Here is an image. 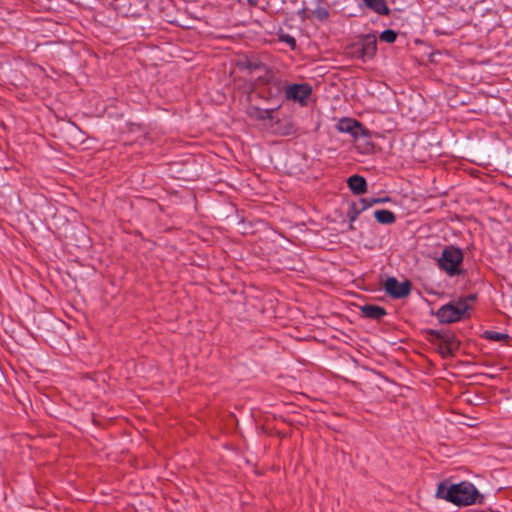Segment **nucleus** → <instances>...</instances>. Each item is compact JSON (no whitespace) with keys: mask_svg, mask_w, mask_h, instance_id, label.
Returning <instances> with one entry per match:
<instances>
[{"mask_svg":"<svg viewBox=\"0 0 512 512\" xmlns=\"http://www.w3.org/2000/svg\"><path fill=\"white\" fill-rule=\"evenodd\" d=\"M436 496L457 506L481 504L484 500V496L468 481L457 484L441 482L437 487Z\"/></svg>","mask_w":512,"mask_h":512,"instance_id":"obj_1","label":"nucleus"},{"mask_svg":"<svg viewBox=\"0 0 512 512\" xmlns=\"http://www.w3.org/2000/svg\"><path fill=\"white\" fill-rule=\"evenodd\" d=\"M475 300V296L460 298L454 302L443 305L436 312L437 319L441 323H454L465 317L467 311L471 308L470 302Z\"/></svg>","mask_w":512,"mask_h":512,"instance_id":"obj_2","label":"nucleus"},{"mask_svg":"<svg viewBox=\"0 0 512 512\" xmlns=\"http://www.w3.org/2000/svg\"><path fill=\"white\" fill-rule=\"evenodd\" d=\"M463 259L462 250L459 247L449 245L444 247L441 256L437 260V265L448 276H458L462 273L461 265Z\"/></svg>","mask_w":512,"mask_h":512,"instance_id":"obj_3","label":"nucleus"},{"mask_svg":"<svg viewBox=\"0 0 512 512\" xmlns=\"http://www.w3.org/2000/svg\"><path fill=\"white\" fill-rule=\"evenodd\" d=\"M433 343L443 357L452 356L459 348V342L451 332L431 331Z\"/></svg>","mask_w":512,"mask_h":512,"instance_id":"obj_4","label":"nucleus"},{"mask_svg":"<svg viewBox=\"0 0 512 512\" xmlns=\"http://www.w3.org/2000/svg\"><path fill=\"white\" fill-rule=\"evenodd\" d=\"M284 92L287 100L298 102L301 106H306L312 94V87L307 83L291 84L285 87Z\"/></svg>","mask_w":512,"mask_h":512,"instance_id":"obj_5","label":"nucleus"},{"mask_svg":"<svg viewBox=\"0 0 512 512\" xmlns=\"http://www.w3.org/2000/svg\"><path fill=\"white\" fill-rule=\"evenodd\" d=\"M384 287L386 292L396 299L405 298L411 292V283L408 280L399 282L394 277H389L385 281Z\"/></svg>","mask_w":512,"mask_h":512,"instance_id":"obj_6","label":"nucleus"},{"mask_svg":"<svg viewBox=\"0 0 512 512\" xmlns=\"http://www.w3.org/2000/svg\"><path fill=\"white\" fill-rule=\"evenodd\" d=\"M258 85H269L268 94L270 97H277L284 89V83L280 78H277L272 71L267 76H257L255 78L254 87Z\"/></svg>","mask_w":512,"mask_h":512,"instance_id":"obj_7","label":"nucleus"},{"mask_svg":"<svg viewBox=\"0 0 512 512\" xmlns=\"http://www.w3.org/2000/svg\"><path fill=\"white\" fill-rule=\"evenodd\" d=\"M238 68L246 70L248 75L253 78L255 73H259L258 76H269L271 71L265 64L255 58H245L237 62Z\"/></svg>","mask_w":512,"mask_h":512,"instance_id":"obj_8","label":"nucleus"},{"mask_svg":"<svg viewBox=\"0 0 512 512\" xmlns=\"http://www.w3.org/2000/svg\"><path fill=\"white\" fill-rule=\"evenodd\" d=\"M355 49L358 57L363 60L374 57L377 51L376 36L373 34L365 35L360 44L355 46Z\"/></svg>","mask_w":512,"mask_h":512,"instance_id":"obj_9","label":"nucleus"},{"mask_svg":"<svg viewBox=\"0 0 512 512\" xmlns=\"http://www.w3.org/2000/svg\"><path fill=\"white\" fill-rule=\"evenodd\" d=\"M337 129L343 133H349L353 137L367 135V129L357 120L351 118H342L337 124Z\"/></svg>","mask_w":512,"mask_h":512,"instance_id":"obj_10","label":"nucleus"},{"mask_svg":"<svg viewBox=\"0 0 512 512\" xmlns=\"http://www.w3.org/2000/svg\"><path fill=\"white\" fill-rule=\"evenodd\" d=\"M347 184L351 192L355 195H361L367 191V182L360 175H352L348 178Z\"/></svg>","mask_w":512,"mask_h":512,"instance_id":"obj_11","label":"nucleus"},{"mask_svg":"<svg viewBox=\"0 0 512 512\" xmlns=\"http://www.w3.org/2000/svg\"><path fill=\"white\" fill-rule=\"evenodd\" d=\"M273 112H274L273 109H262V108H259L256 106H251L247 110L248 116L251 119L257 120V121H266V120L272 121L274 119Z\"/></svg>","mask_w":512,"mask_h":512,"instance_id":"obj_12","label":"nucleus"},{"mask_svg":"<svg viewBox=\"0 0 512 512\" xmlns=\"http://www.w3.org/2000/svg\"><path fill=\"white\" fill-rule=\"evenodd\" d=\"M364 4L379 15L388 16L390 8L387 6V0H362Z\"/></svg>","mask_w":512,"mask_h":512,"instance_id":"obj_13","label":"nucleus"},{"mask_svg":"<svg viewBox=\"0 0 512 512\" xmlns=\"http://www.w3.org/2000/svg\"><path fill=\"white\" fill-rule=\"evenodd\" d=\"M361 310L363 315L370 319L379 320L386 315V310L377 305H365Z\"/></svg>","mask_w":512,"mask_h":512,"instance_id":"obj_14","label":"nucleus"},{"mask_svg":"<svg viewBox=\"0 0 512 512\" xmlns=\"http://www.w3.org/2000/svg\"><path fill=\"white\" fill-rule=\"evenodd\" d=\"M376 221L380 224L389 225L396 221V215L387 209H380L374 212Z\"/></svg>","mask_w":512,"mask_h":512,"instance_id":"obj_15","label":"nucleus"},{"mask_svg":"<svg viewBox=\"0 0 512 512\" xmlns=\"http://www.w3.org/2000/svg\"><path fill=\"white\" fill-rule=\"evenodd\" d=\"M363 212L361 210V206L359 202H353L350 204L349 209L347 211V218L349 220V229L354 230L353 223L358 218V216Z\"/></svg>","mask_w":512,"mask_h":512,"instance_id":"obj_16","label":"nucleus"},{"mask_svg":"<svg viewBox=\"0 0 512 512\" xmlns=\"http://www.w3.org/2000/svg\"><path fill=\"white\" fill-rule=\"evenodd\" d=\"M379 38L381 41L393 43L396 41L397 33L394 30L387 29L380 34Z\"/></svg>","mask_w":512,"mask_h":512,"instance_id":"obj_17","label":"nucleus"},{"mask_svg":"<svg viewBox=\"0 0 512 512\" xmlns=\"http://www.w3.org/2000/svg\"><path fill=\"white\" fill-rule=\"evenodd\" d=\"M485 337L489 340L493 341H502L508 339V335L504 333H499L495 331H486Z\"/></svg>","mask_w":512,"mask_h":512,"instance_id":"obj_18","label":"nucleus"},{"mask_svg":"<svg viewBox=\"0 0 512 512\" xmlns=\"http://www.w3.org/2000/svg\"><path fill=\"white\" fill-rule=\"evenodd\" d=\"M358 202L361 206V210H363V211L367 210L368 208L372 207L375 204H378V201L375 200V198H370V199L362 198Z\"/></svg>","mask_w":512,"mask_h":512,"instance_id":"obj_19","label":"nucleus"},{"mask_svg":"<svg viewBox=\"0 0 512 512\" xmlns=\"http://www.w3.org/2000/svg\"><path fill=\"white\" fill-rule=\"evenodd\" d=\"M279 40L281 42H284L286 44H288L291 49H295L296 47V40L293 36L289 35V34H281L279 35Z\"/></svg>","mask_w":512,"mask_h":512,"instance_id":"obj_20","label":"nucleus"},{"mask_svg":"<svg viewBox=\"0 0 512 512\" xmlns=\"http://www.w3.org/2000/svg\"><path fill=\"white\" fill-rule=\"evenodd\" d=\"M315 15L319 20H326L329 17V12L325 8H318L315 10Z\"/></svg>","mask_w":512,"mask_h":512,"instance_id":"obj_21","label":"nucleus"},{"mask_svg":"<svg viewBox=\"0 0 512 512\" xmlns=\"http://www.w3.org/2000/svg\"><path fill=\"white\" fill-rule=\"evenodd\" d=\"M375 200H377L378 204H379V203L389 202L391 199L389 197H383V198H375Z\"/></svg>","mask_w":512,"mask_h":512,"instance_id":"obj_22","label":"nucleus"},{"mask_svg":"<svg viewBox=\"0 0 512 512\" xmlns=\"http://www.w3.org/2000/svg\"><path fill=\"white\" fill-rule=\"evenodd\" d=\"M248 3L252 6H255L257 4V0H248Z\"/></svg>","mask_w":512,"mask_h":512,"instance_id":"obj_23","label":"nucleus"}]
</instances>
